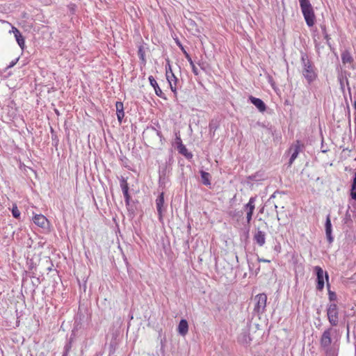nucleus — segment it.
Wrapping results in <instances>:
<instances>
[{
  "instance_id": "nucleus-37",
  "label": "nucleus",
  "mask_w": 356,
  "mask_h": 356,
  "mask_svg": "<svg viewBox=\"0 0 356 356\" xmlns=\"http://www.w3.org/2000/svg\"><path fill=\"white\" fill-rule=\"evenodd\" d=\"M174 40H175L176 44L178 45V39L177 38H174Z\"/></svg>"
},
{
  "instance_id": "nucleus-12",
  "label": "nucleus",
  "mask_w": 356,
  "mask_h": 356,
  "mask_svg": "<svg viewBox=\"0 0 356 356\" xmlns=\"http://www.w3.org/2000/svg\"><path fill=\"white\" fill-rule=\"evenodd\" d=\"M265 233L258 230L254 234V241L259 245L263 246L266 243Z\"/></svg>"
},
{
  "instance_id": "nucleus-13",
  "label": "nucleus",
  "mask_w": 356,
  "mask_h": 356,
  "mask_svg": "<svg viewBox=\"0 0 356 356\" xmlns=\"http://www.w3.org/2000/svg\"><path fill=\"white\" fill-rule=\"evenodd\" d=\"M325 233L327 238V240L330 243H332L333 241V238L332 236V225L330 218L328 216L325 222Z\"/></svg>"
},
{
  "instance_id": "nucleus-2",
  "label": "nucleus",
  "mask_w": 356,
  "mask_h": 356,
  "mask_svg": "<svg viewBox=\"0 0 356 356\" xmlns=\"http://www.w3.org/2000/svg\"><path fill=\"white\" fill-rule=\"evenodd\" d=\"M302 13L308 26L312 27L316 22V15L311 3L300 6Z\"/></svg>"
},
{
  "instance_id": "nucleus-11",
  "label": "nucleus",
  "mask_w": 356,
  "mask_h": 356,
  "mask_svg": "<svg viewBox=\"0 0 356 356\" xmlns=\"http://www.w3.org/2000/svg\"><path fill=\"white\" fill-rule=\"evenodd\" d=\"M33 220L35 225L42 228L45 227L46 224L47 223V219L46 217L41 214L35 215L33 217Z\"/></svg>"
},
{
  "instance_id": "nucleus-34",
  "label": "nucleus",
  "mask_w": 356,
  "mask_h": 356,
  "mask_svg": "<svg viewBox=\"0 0 356 356\" xmlns=\"http://www.w3.org/2000/svg\"><path fill=\"white\" fill-rule=\"evenodd\" d=\"M258 261H259V262H264V263H270V260L266 259H261V258H259Z\"/></svg>"
},
{
  "instance_id": "nucleus-32",
  "label": "nucleus",
  "mask_w": 356,
  "mask_h": 356,
  "mask_svg": "<svg viewBox=\"0 0 356 356\" xmlns=\"http://www.w3.org/2000/svg\"><path fill=\"white\" fill-rule=\"evenodd\" d=\"M154 88V90H155V92H156V94L158 96H161V93H162V91H161V90L160 89V88L158 86V88H157V87H156V88Z\"/></svg>"
},
{
  "instance_id": "nucleus-22",
  "label": "nucleus",
  "mask_w": 356,
  "mask_h": 356,
  "mask_svg": "<svg viewBox=\"0 0 356 356\" xmlns=\"http://www.w3.org/2000/svg\"><path fill=\"white\" fill-rule=\"evenodd\" d=\"M12 214L14 218H19L20 216V211H19L16 205H13L12 209Z\"/></svg>"
},
{
  "instance_id": "nucleus-31",
  "label": "nucleus",
  "mask_w": 356,
  "mask_h": 356,
  "mask_svg": "<svg viewBox=\"0 0 356 356\" xmlns=\"http://www.w3.org/2000/svg\"><path fill=\"white\" fill-rule=\"evenodd\" d=\"M176 138H175V141L173 143V146L175 149H178V136H177V134H175Z\"/></svg>"
},
{
  "instance_id": "nucleus-25",
  "label": "nucleus",
  "mask_w": 356,
  "mask_h": 356,
  "mask_svg": "<svg viewBox=\"0 0 356 356\" xmlns=\"http://www.w3.org/2000/svg\"><path fill=\"white\" fill-rule=\"evenodd\" d=\"M122 193H123L124 197L125 198L126 204L127 205H129V199H130V195L129 194V190H124V191H122Z\"/></svg>"
},
{
  "instance_id": "nucleus-7",
  "label": "nucleus",
  "mask_w": 356,
  "mask_h": 356,
  "mask_svg": "<svg viewBox=\"0 0 356 356\" xmlns=\"http://www.w3.org/2000/svg\"><path fill=\"white\" fill-rule=\"evenodd\" d=\"M255 209V197H250L249 202L244 206V209L247 211L246 218L248 224H250Z\"/></svg>"
},
{
  "instance_id": "nucleus-16",
  "label": "nucleus",
  "mask_w": 356,
  "mask_h": 356,
  "mask_svg": "<svg viewBox=\"0 0 356 356\" xmlns=\"http://www.w3.org/2000/svg\"><path fill=\"white\" fill-rule=\"evenodd\" d=\"M164 203L163 195L161 193L156 199V209L159 216V218H161L162 216V207Z\"/></svg>"
},
{
  "instance_id": "nucleus-18",
  "label": "nucleus",
  "mask_w": 356,
  "mask_h": 356,
  "mask_svg": "<svg viewBox=\"0 0 356 356\" xmlns=\"http://www.w3.org/2000/svg\"><path fill=\"white\" fill-rule=\"evenodd\" d=\"M188 330V325L186 320L182 319L179 321V334L186 335Z\"/></svg>"
},
{
  "instance_id": "nucleus-6",
  "label": "nucleus",
  "mask_w": 356,
  "mask_h": 356,
  "mask_svg": "<svg viewBox=\"0 0 356 356\" xmlns=\"http://www.w3.org/2000/svg\"><path fill=\"white\" fill-rule=\"evenodd\" d=\"M302 147L303 145L300 140H296V143L291 146L289 152H291V156L289 160V165H291L298 157Z\"/></svg>"
},
{
  "instance_id": "nucleus-28",
  "label": "nucleus",
  "mask_w": 356,
  "mask_h": 356,
  "mask_svg": "<svg viewBox=\"0 0 356 356\" xmlns=\"http://www.w3.org/2000/svg\"><path fill=\"white\" fill-rule=\"evenodd\" d=\"M300 6L311 3L309 0H299Z\"/></svg>"
},
{
  "instance_id": "nucleus-5",
  "label": "nucleus",
  "mask_w": 356,
  "mask_h": 356,
  "mask_svg": "<svg viewBox=\"0 0 356 356\" xmlns=\"http://www.w3.org/2000/svg\"><path fill=\"white\" fill-rule=\"evenodd\" d=\"M256 301L254 311L257 312H262L266 308V302H267V296L265 293H259L254 298Z\"/></svg>"
},
{
  "instance_id": "nucleus-19",
  "label": "nucleus",
  "mask_w": 356,
  "mask_h": 356,
  "mask_svg": "<svg viewBox=\"0 0 356 356\" xmlns=\"http://www.w3.org/2000/svg\"><path fill=\"white\" fill-rule=\"evenodd\" d=\"M179 153L184 155L186 159H191L193 158V154L188 151L184 145L179 143Z\"/></svg>"
},
{
  "instance_id": "nucleus-29",
  "label": "nucleus",
  "mask_w": 356,
  "mask_h": 356,
  "mask_svg": "<svg viewBox=\"0 0 356 356\" xmlns=\"http://www.w3.org/2000/svg\"><path fill=\"white\" fill-rule=\"evenodd\" d=\"M329 298L330 300H334L336 299V294L334 292L329 291Z\"/></svg>"
},
{
  "instance_id": "nucleus-38",
  "label": "nucleus",
  "mask_w": 356,
  "mask_h": 356,
  "mask_svg": "<svg viewBox=\"0 0 356 356\" xmlns=\"http://www.w3.org/2000/svg\"><path fill=\"white\" fill-rule=\"evenodd\" d=\"M355 356H356V345H355Z\"/></svg>"
},
{
  "instance_id": "nucleus-1",
  "label": "nucleus",
  "mask_w": 356,
  "mask_h": 356,
  "mask_svg": "<svg viewBox=\"0 0 356 356\" xmlns=\"http://www.w3.org/2000/svg\"><path fill=\"white\" fill-rule=\"evenodd\" d=\"M302 60L303 62L302 75L307 79V82L310 83L316 79V73L310 60L307 59L305 56L302 57Z\"/></svg>"
},
{
  "instance_id": "nucleus-17",
  "label": "nucleus",
  "mask_w": 356,
  "mask_h": 356,
  "mask_svg": "<svg viewBox=\"0 0 356 356\" xmlns=\"http://www.w3.org/2000/svg\"><path fill=\"white\" fill-rule=\"evenodd\" d=\"M342 63L345 64H351L353 62V58L348 51H344L341 54Z\"/></svg>"
},
{
  "instance_id": "nucleus-9",
  "label": "nucleus",
  "mask_w": 356,
  "mask_h": 356,
  "mask_svg": "<svg viewBox=\"0 0 356 356\" xmlns=\"http://www.w3.org/2000/svg\"><path fill=\"white\" fill-rule=\"evenodd\" d=\"M166 78L170 86L172 92H173L174 95H177V79L175 76V74L170 70V72L166 70Z\"/></svg>"
},
{
  "instance_id": "nucleus-36",
  "label": "nucleus",
  "mask_w": 356,
  "mask_h": 356,
  "mask_svg": "<svg viewBox=\"0 0 356 356\" xmlns=\"http://www.w3.org/2000/svg\"><path fill=\"white\" fill-rule=\"evenodd\" d=\"M152 135L156 136V137H158V136H159V134H158V132H157V131H156V130H154V129H152Z\"/></svg>"
},
{
  "instance_id": "nucleus-26",
  "label": "nucleus",
  "mask_w": 356,
  "mask_h": 356,
  "mask_svg": "<svg viewBox=\"0 0 356 356\" xmlns=\"http://www.w3.org/2000/svg\"><path fill=\"white\" fill-rule=\"evenodd\" d=\"M149 81L151 86L153 88H156V87L158 88V84L156 83V81L154 79V78L152 76H149Z\"/></svg>"
},
{
  "instance_id": "nucleus-8",
  "label": "nucleus",
  "mask_w": 356,
  "mask_h": 356,
  "mask_svg": "<svg viewBox=\"0 0 356 356\" xmlns=\"http://www.w3.org/2000/svg\"><path fill=\"white\" fill-rule=\"evenodd\" d=\"M332 330V328H327L323 332V333L321 337V340H320L321 345L322 347L327 348L331 345V343H332V338H331Z\"/></svg>"
},
{
  "instance_id": "nucleus-4",
  "label": "nucleus",
  "mask_w": 356,
  "mask_h": 356,
  "mask_svg": "<svg viewBox=\"0 0 356 356\" xmlns=\"http://www.w3.org/2000/svg\"><path fill=\"white\" fill-rule=\"evenodd\" d=\"M314 270L317 276L316 289L319 291H321L324 288V276L327 282H328V275L327 273H324L323 268L320 266H316Z\"/></svg>"
},
{
  "instance_id": "nucleus-24",
  "label": "nucleus",
  "mask_w": 356,
  "mask_h": 356,
  "mask_svg": "<svg viewBox=\"0 0 356 356\" xmlns=\"http://www.w3.org/2000/svg\"><path fill=\"white\" fill-rule=\"evenodd\" d=\"M72 348V345H71V341L68 342L65 346V351L63 353V356H67L70 350Z\"/></svg>"
},
{
  "instance_id": "nucleus-10",
  "label": "nucleus",
  "mask_w": 356,
  "mask_h": 356,
  "mask_svg": "<svg viewBox=\"0 0 356 356\" xmlns=\"http://www.w3.org/2000/svg\"><path fill=\"white\" fill-rule=\"evenodd\" d=\"M249 99L260 112H264L266 111V106L261 99L254 97L253 96H250Z\"/></svg>"
},
{
  "instance_id": "nucleus-14",
  "label": "nucleus",
  "mask_w": 356,
  "mask_h": 356,
  "mask_svg": "<svg viewBox=\"0 0 356 356\" xmlns=\"http://www.w3.org/2000/svg\"><path fill=\"white\" fill-rule=\"evenodd\" d=\"M13 33L19 47L23 49L24 47V38L20 31L15 27H13Z\"/></svg>"
},
{
  "instance_id": "nucleus-15",
  "label": "nucleus",
  "mask_w": 356,
  "mask_h": 356,
  "mask_svg": "<svg viewBox=\"0 0 356 356\" xmlns=\"http://www.w3.org/2000/svg\"><path fill=\"white\" fill-rule=\"evenodd\" d=\"M115 106L118 120L120 122H121L124 116V113L123 111V104L120 102H117Z\"/></svg>"
},
{
  "instance_id": "nucleus-30",
  "label": "nucleus",
  "mask_w": 356,
  "mask_h": 356,
  "mask_svg": "<svg viewBox=\"0 0 356 356\" xmlns=\"http://www.w3.org/2000/svg\"><path fill=\"white\" fill-rule=\"evenodd\" d=\"M323 33L325 35V39L326 40L327 42L329 43V40H330V38L329 35L327 33L326 29L325 27L323 28Z\"/></svg>"
},
{
  "instance_id": "nucleus-21",
  "label": "nucleus",
  "mask_w": 356,
  "mask_h": 356,
  "mask_svg": "<svg viewBox=\"0 0 356 356\" xmlns=\"http://www.w3.org/2000/svg\"><path fill=\"white\" fill-rule=\"evenodd\" d=\"M350 196L352 199L356 200V172L353 179V184L351 185Z\"/></svg>"
},
{
  "instance_id": "nucleus-27",
  "label": "nucleus",
  "mask_w": 356,
  "mask_h": 356,
  "mask_svg": "<svg viewBox=\"0 0 356 356\" xmlns=\"http://www.w3.org/2000/svg\"><path fill=\"white\" fill-rule=\"evenodd\" d=\"M179 47H181V51L184 52V54H185L186 57L187 58L188 60L189 61L190 64L191 63V62H193L191 58L190 57V56L188 54V53L185 51V49H184L183 47H181V45L179 44Z\"/></svg>"
},
{
  "instance_id": "nucleus-23",
  "label": "nucleus",
  "mask_w": 356,
  "mask_h": 356,
  "mask_svg": "<svg viewBox=\"0 0 356 356\" xmlns=\"http://www.w3.org/2000/svg\"><path fill=\"white\" fill-rule=\"evenodd\" d=\"M120 186L122 191H124V190H129L128 184L124 177H122L120 179Z\"/></svg>"
},
{
  "instance_id": "nucleus-3",
  "label": "nucleus",
  "mask_w": 356,
  "mask_h": 356,
  "mask_svg": "<svg viewBox=\"0 0 356 356\" xmlns=\"http://www.w3.org/2000/svg\"><path fill=\"white\" fill-rule=\"evenodd\" d=\"M327 316L330 323L337 326L339 323V309L336 303H331L327 309Z\"/></svg>"
},
{
  "instance_id": "nucleus-20",
  "label": "nucleus",
  "mask_w": 356,
  "mask_h": 356,
  "mask_svg": "<svg viewBox=\"0 0 356 356\" xmlns=\"http://www.w3.org/2000/svg\"><path fill=\"white\" fill-rule=\"evenodd\" d=\"M210 174L204 171L201 172V178L204 185L209 186L211 184L210 182Z\"/></svg>"
},
{
  "instance_id": "nucleus-33",
  "label": "nucleus",
  "mask_w": 356,
  "mask_h": 356,
  "mask_svg": "<svg viewBox=\"0 0 356 356\" xmlns=\"http://www.w3.org/2000/svg\"><path fill=\"white\" fill-rule=\"evenodd\" d=\"M191 67H192L193 72L195 74H197V67H195V65H194L193 62H191Z\"/></svg>"
},
{
  "instance_id": "nucleus-35",
  "label": "nucleus",
  "mask_w": 356,
  "mask_h": 356,
  "mask_svg": "<svg viewBox=\"0 0 356 356\" xmlns=\"http://www.w3.org/2000/svg\"><path fill=\"white\" fill-rule=\"evenodd\" d=\"M17 60H18V59H17L15 61H13V62H11L8 67H13V66L16 64V63H17Z\"/></svg>"
}]
</instances>
